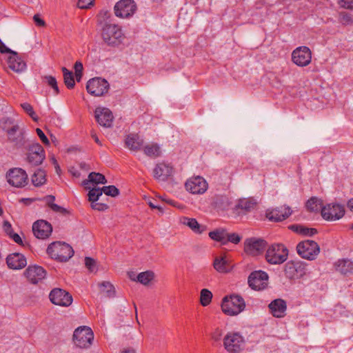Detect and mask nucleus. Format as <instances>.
Masks as SVG:
<instances>
[{"mask_svg": "<svg viewBox=\"0 0 353 353\" xmlns=\"http://www.w3.org/2000/svg\"><path fill=\"white\" fill-rule=\"evenodd\" d=\"M94 1V0H79L77 6L81 9H87L93 4Z\"/></svg>", "mask_w": 353, "mask_h": 353, "instance_id": "5fc2aeb1", "label": "nucleus"}, {"mask_svg": "<svg viewBox=\"0 0 353 353\" xmlns=\"http://www.w3.org/2000/svg\"><path fill=\"white\" fill-rule=\"evenodd\" d=\"M32 231L37 238L46 239L51 234L52 227L48 221L39 220L33 223Z\"/></svg>", "mask_w": 353, "mask_h": 353, "instance_id": "412c9836", "label": "nucleus"}, {"mask_svg": "<svg viewBox=\"0 0 353 353\" xmlns=\"http://www.w3.org/2000/svg\"><path fill=\"white\" fill-rule=\"evenodd\" d=\"M101 38L108 46L117 47L121 45L124 39V34L117 24L108 25L101 28Z\"/></svg>", "mask_w": 353, "mask_h": 353, "instance_id": "7ed1b4c3", "label": "nucleus"}, {"mask_svg": "<svg viewBox=\"0 0 353 353\" xmlns=\"http://www.w3.org/2000/svg\"><path fill=\"white\" fill-rule=\"evenodd\" d=\"M227 235V232L224 229H217L214 231L209 232V236L212 239L218 242H221L223 245L225 239Z\"/></svg>", "mask_w": 353, "mask_h": 353, "instance_id": "79ce46f5", "label": "nucleus"}, {"mask_svg": "<svg viewBox=\"0 0 353 353\" xmlns=\"http://www.w3.org/2000/svg\"><path fill=\"white\" fill-rule=\"evenodd\" d=\"M307 264L300 260L288 261L283 268L285 276L290 281L303 278L306 274Z\"/></svg>", "mask_w": 353, "mask_h": 353, "instance_id": "423d86ee", "label": "nucleus"}, {"mask_svg": "<svg viewBox=\"0 0 353 353\" xmlns=\"http://www.w3.org/2000/svg\"><path fill=\"white\" fill-rule=\"evenodd\" d=\"M267 245V241L262 239L250 238L244 242V250L248 254L258 256L263 252Z\"/></svg>", "mask_w": 353, "mask_h": 353, "instance_id": "dca6fc26", "label": "nucleus"}, {"mask_svg": "<svg viewBox=\"0 0 353 353\" xmlns=\"http://www.w3.org/2000/svg\"><path fill=\"white\" fill-rule=\"evenodd\" d=\"M74 69L75 71V74L82 72L83 69L82 63L81 61H77L74 63Z\"/></svg>", "mask_w": 353, "mask_h": 353, "instance_id": "e2e57ef3", "label": "nucleus"}, {"mask_svg": "<svg viewBox=\"0 0 353 353\" xmlns=\"http://www.w3.org/2000/svg\"><path fill=\"white\" fill-rule=\"evenodd\" d=\"M108 82L101 78L96 77L90 79L86 85V90L89 94L94 97H101L108 92Z\"/></svg>", "mask_w": 353, "mask_h": 353, "instance_id": "9b49d317", "label": "nucleus"}, {"mask_svg": "<svg viewBox=\"0 0 353 353\" xmlns=\"http://www.w3.org/2000/svg\"><path fill=\"white\" fill-rule=\"evenodd\" d=\"M91 208L93 210L101 212V211L106 210L108 208V205L103 203H97V201H95V202H92Z\"/></svg>", "mask_w": 353, "mask_h": 353, "instance_id": "864d4df0", "label": "nucleus"}, {"mask_svg": "<svg viewBox=\"0 0 353 353\" xmlns=\"http://www.w3.org/2000/svg\"><path fill=\"white\" fill-rule=\"evenodd\" d=\"M89 192L88 194L89 201L95 202L97 201L99 199V196L102 195L103 192L101 188H92L89 189Z\"/></svg>", "mask_w": 353, "mask_h": 353, "instance_id": "de8ad7c7", "label": "nucleus"}, {"mask_svg": "<svg viewBox=\"0 0 353 353\" xmlns=\"http://www.w3.org/2000/svg\"><path fill=\"white\" fill-rule=\"evenodd\" d=\"M347 207L350 208V210L351 211L353 212V199H351L350 200H349V201L347 203Z\"/></svg>", "mask_w": 353, "mask_h": 353, "instance_id": "774afa93", "label": "nucleus"}, {"mask_svg": "<svg viewBox=\"0 0 353 353\" xmlns=\"http://www.w3.org/2000/svg\"><path fill=\"white\" fill-rule=\"evenodd\" d=\"M23 110L34 121L37 120V117L33 110L32 106L28 103H23L21 105Z\"/></svg>", "mask_w": 353, "mask_h": 353, "instance_id": "3c124183", "label": "nucleus"}, {"mask_svg": "<svg viewBox=\"0 0 353 353\" xmlns=\"http://www.w3.org/2000/svg\"><path fill=\"white\" fill-rule=\"evenodd\" d=\"M241 240V236L236 233H228L223 242V245L227 244L228 242H231L234 244L239 243Z\"/></svg>", "mask_w": 353, "mask_h": 353, "instance_id": "8fccbe9b", "label": "nucleus"}, {"mask_svg": "<svg viewBox=\"0 0 353 353\" xmlns=\"http://www.w3.org/2000/svg\"><path fill=\"white\" fill-rule=\"evenodd\" d=\"M29 152L27 157L28 162L32 166H37L42 163L45 159V150L38 143L29 145Z\"/></svg>", "mask_w": 353, "mask_h": 353, "instance_id": "a211bd4d", "label": "nucleus"}, {"mask_svg": "<svg viewBox=\"0 0 353 353\" xmlns=\"http://www.w3.org/2000/svg\"><path fill=\"white\" fill-rule=\"evenodd\" d=\"M97 20L98 25L102 28L108 25L114 24L112 23V14L110 11L102 10L97 16Z\"/></svg>", "mask_w": 353, "mask_h": 353, "instance_id": "72a5a7b5", "label": "nucleus"}, {"mask_svg": "<svg viewBox=\"0 0 353 353\" xmlns=\"http://www.w3.org/2000/svg\"><path fill=\"white\" fill-rule=\"evenodd\" d=\"M9 236L13 239L14 242H16L19 245H23L22 239L18 234L14 233L13 232L12 234H10Z\"/></svg>", "mask_w": 353, "mask_h": 353, "instance_id": "680f3d73", "label": "nucleus"}, {"mask_svg": "<svg viewBox=\"0 0 353 353\" xmlns=\"http://www.w3.org/2000/svg\"><path fill=\"white\" fill-rule=\"evenodd\" d=\"M213 203L215 208L221 210H225L230 205L229 199L225 196H216Z\"/></svg>", "mask_w": 353, "mask_h": 353, "instance_id": "c03bdc74", "label": "nucleus"}, {"mask_svg": "<svg viewBox=\"0 0 353 353\" xmlns=\"http://www.w3.org/2000/svg\"><path fill=\"white\" fill-rule=\"evenodd\" d=\"M338 3L341 8L353 10V0H339Z\"/></svg>", "mask_w": 353, "mask_h": 353, "instance_id": "6e6d98bb", "label": "nucleus"}, {"mask_svg": "<svg viewBox=\"0 0 353 353\" xmlns=\"http://www.w3.org/2000/svg\"><path fill=\"white\" fill-rule=\"evenodd\" d=\"M47 253L51 256L61 262L68 261L74 254L72 248L66 243L53 242L47 248Z\"/></svg>", "mask_w": 353, "mask_h": 353, "instance_id": "39448f33", "label": "nucleus"}, {"mask_svg": "<svg viewBox=\"0 0 353 353\" xmlns=\"http://www.w3.org/2000/svg\"><path fill=\"white\" fill-rule=\"evenodd\" d=\"M25 276L32 284H37L46 276V271L39 265H29L25 272Z\"/></svg>", "mask_w": 353, "mask_h": 353, "instance_id": "aec40b11", "label": "nucleus"}, {"mask_svg": "<svg viewBox=\"0 0 353 353\" xmlns=\"http://www.w3.org/2000/svg\"><path fill=\"white\" fill-rule=\"evenodd\" d=\"M292 231L305 236H312L318 233L316 228H308L305 225L294 224L289 226Z\"/></svg>", "mask_w": 353, "mask_h": 353, "instance_id": "473e14b6", "label": "nucleus"}, {"mask_svg": "<svg viewBox=\"0 0 353 353\" xmlns=\"http://www.w3.org/2000/svg\"><path fill=\"white\" fill-rule=\"evenodd\" d=\"M137 6L132 0H120L114 7V14L120 18H128L135 12Z\"/></svg>", "mask_w": 353, "mask_h": 353, "instance_id": "f3484780", "label": "nucleus"}, {"mask_svg": "<svg viewBox=\"0 0 353 353\" xmlns=\"http://www.w3.org/2000/svg\"><path fill=\"white\" fill-rule=\"evenodd\" d=\"M90 183L94 184H105L107 183V180L103 174L92 172L89 174L88 179L83 181V185L85 189H90V187L89 185Z\"/></svg>", "mask_w": 353, "mask_h": 353, "instance_id": "2f4dec72", "label": "nucleus"}, {"mask_svg": "<svg viewBox=\"0 0 353 353\" xmlns=\"http://www.w3.org/2000/svg\"><path fill=\"white\" fill-rule=\"evenodd\" d=\"M289 251L283 243H273L268 247L265 259L271 265H280L288 257Z\"/></svg>", "mask_w": 353, "mask_h": 353, "instance_id": "20e7f679", "label": "nucleus"}, {"mask_svg": "<svg viewBox=\"0 0 353 353\" xmlns=\"http://www.w3.org/2000/svg\"><path fill=\"white\" fill-rule=\"evenodd\" d=\"M257 203L253 198H243L239 200L236 205L237 210H242L244 213H248L254 210Z\"/></svg>", "mask_w": 353, "mask_h": 353, "instance_id": "7c9ffc66", "label": "nucleus"}, {"mask_svg": "<svg viewBox=\"0 0 353 353\" xmlns=\"http://www.w3.org/2000/svg\"><path fill=\"white\" fill-rule=\"evenodd\" d=\"M185 187L192 194H203L208 189V183L203 177L197 176L189 179Z\"/></svg>", "mask_w": 353, "mask_h": 353, "instance_id": "6ab92c4d", "label": "nucleus"}, {"mask_svg": "<svg viewBox=\"0 0 353 353\" xmlns=\"http://www.w3.org/2000/svg\"><path fill=\"white\" fill-rule=\"evenodd\" d=\"M121 353H135V351L132 348H127L123 350Z\"/></svg>", "mask_w": 353, "mask_h": 353, "instance_id": "338daca9", "label": "nucleus"}, {"mask_svg": "<svg viewBox=\"0 0 353 353\" xmlns=\"http://www.w3.org/2000/svg\"><path fill=\"white\" fill-rule=\"evenodd\" d=\"M292 60L298 66H307L312 60L311 50L307 46L298 47L292 53Z\"/></svg>", "mask_w": 353, "mask_h": 353, "instance_id": "2eb2a0df", "label": "nucleus"}, {"mask_svg": "<svg viewBox=\"0 0 353 353\" xmlns=\"http://www.w3.org/2000/svg\"><path fill=\"white\" fill-rule=\"evenodd\" d=\"M51 159H52V163L54 165L57 172L59 173L61 171V169L57 163V161L56 160V159L54 157H52Z\"/></svg>", "mask_w": 353, "mask_h": 353, "instance_id": "69168bd1", "label": "nucleus"}, {"mask_svg": "<svg viewBox=\"0 0 353 353\" xmlns=\"http://www.w3.org/2000/svg\"><path fill=\"white\" fill-rule=\"evenodd\" d=\"M292 214L290 207L281 206L266 213V217L272 221L279 222L288 218Z\"/></svg>", "mask_w": 353, "mask_h": 353, "instance_id": "5701e85b", "label": "nucleus"}, {"mask_svg": "<svg viewBox=\"0 0 353 353\" xmlns=\"http://www.w3.org/2000/svg\"><path fill=\"white\" fill-rule=\"evenodd\" d=\"M297 254L303 259L312 261L320 253V247L312 240H305L299 242L296 245Z\"/></svg>", "mask_w": 353, "mask_h": 353, "instance_id": "0eeeda50", "label": "nucleus"}, {"mask_svg": "<svg viewBox=\"0 0 353 353\" xmlns=\"http://www.w3.org/2000/svg\"><path fill=\"white\" fill-rule=\"evenodd\" d=\"M46 181V174L43 170L38 169L32 176V183L34 186L39 187Z\"/></svg>", "mask_w": 353, "mask_h": 353, "instance_id": "e433bc0d", "label": "nucleus"}, {"mask_svg": "<svg viewBox=\"0 0 353 353\" xmlns=\"http://www.w3.org/2000/svg\"><path fill=\"white\" fill-rule=\"evenodd\" d=\"M245 307V302L242 296L238 294L225 296L221 301L222 312L228 316H236L242 312Z\"/></svg>", "mask_w": 353, "mask_h": 353, "instance_id": "f03ea898", "label": "nucleus"}, {"mask_svg": "<svg viewBox=\"0 0 353 353\" xmlns=\"http://www.w3.org/2000/svg\"><path fill=\"white\" fill-rule=\"evenodd\" d=\"M63 74V81L65 86L68 89H72L75 85L73 74L71 71L68 70L66 68H62Z\"/></svg>", "mask_w": 353, "mask_h": 353, "instance_id": "ea45409f", "label": "nucleus"}, {"mask_svg": "<svg viewBox=\"0 0 353 353\" xmlns=\"http://www.w3.org/2000/svg\"><path fill=\"white\" fill-rule=\"evenodd\" d=\"M101 190L108 196L115 197L119 194V190L114 185L103 186Z\"/></svg>", "mask_w": 353, "mask_h": 353, "instance_id": "09e8293b", "label": "nucleus"}, {"mask_svg": "<svg viewBox=\"0 0 353 353\" xmlns=\"http://www.w3.org/2000/svg\"><path fill=\"white\" fill-rule=\"evenodd\" d=\"M3 230H4L5 232L8 235L12 234V233L13 232V230H12V225H11L9 221H3Z\"/></svg>", "mask_w": 353, "mask_h": 353, "instance_id": "bf43d9fd", "label": "nucleus"}, {"mask_svg": "<svg viewBox=\"0 0 353 353\" xmlns=\"http://www.w3.org/2000/svg\"><path fill=\"white\" fill-rule=\"evenodd\" d=\"M143 144V140L138 134H130L125 139V145L131 151H139Z\"/></svg>", "mask_w": 353, "mask_h": 353, "instance_id": "c85d7f7f", "label": "nucleus"}, {"mask_svg": "<svg viewBox=\"0 0 353 353\" xmlns=\"http://www.w3.org/2000/svg\"><path fill=\"white\" fill-rule=\"evenodd\" d=\"M95 118L101 126L109 128L112 125L113 115L112 112L106 108H97L95 110Z\"/></svg>", "mask_w": 353, "mask_h": 353, "instance_id": "4be33fe9", "label": "nucleus"}, {"mask_svg": "<svg viewBox=\"0 0 353 353\" xmlns=\"http://www.w3.org/2000/svg\"><path fill=\"white\" fill-rule=\"evenodd\" d=\"M271 314L276 318H282L285 314L287 309L286 302L281 299H277L272 301L268 305Z\"/></svg>", "mask_w": 353, "mask_h": 353, "instance_id": "a878e982", "label": "nucleus"}, {"mask_svg": "<svg viewBox=\"0 0 353 353\" xmlns=\"http://www.w3.org/2000/svg\"><path fill=\"white\" fill-rule=\"evenodd\" d=\"M305 207L309 212H317L321 211L323 208V201L316 196H312L307 201Z\"/></svg>", "mask_w": 353, "mask_h": 353, "instance_id": "f704fd0d", "label": "nucleus"}, {"mask_svg": "<svg viewBox=\"0 0 353 353\" xmlns=\"http://www.w3.org/2000/svg\"><path fill=\"white\" fill-rule=\"evenodd\" d=\"M154 278V272L148 270L139 273L137 276V281L145 285H148Z\"/></svg>", "mask_w": 353, "mask_h": 353, "instance_id": "37998d69", "label": "nucleus"}, {"mask_svg": "<svg viewBox=\"0 0 353 353\" xmlns=\"http://www.w3.org/2000/svg\"><path fill=\"white\" fill-rule=\"evenodd\" d=\"M33 20L37 26L44 27L46 26L45 21L42 19L38 14L34 15Z\"/></svg>", "mask_w": 353, "mask_h": 353, "instance_id": "13d9d810", "label": "nucleus"}, {"mask_svg": "<svg viewBox=\"0 0 353 353\" xmlns=\"http://www.w3.org/2000/svg\"><path fill=\"white\" fill-rule=\"evenodd\" d=\"M268 275L262 270L254 271L248 276L249 286L254 290H262L268 285Z\"/></svg>", "mask_w": 353, "mask_h": 353, "instance_id": "4468645a", "label": "nucleus"}, {"mask_svg": "<svg viewBox=\"0 0 353 353\" xmlns=\"http://www.w3.org/2000/svg\"><path fill=\"white\" fill-rule=\"evenodd\" d=\"M100 292L105 294L107 297L111 298L115 296L114 287L109 281H103L99 283Z\"/></svg>", "mask_w": 353, "mask_h": 353, "instance_id": "4c0bfd02", "label": "nucleus"}, {"mask_svg": "<svg viewBox=\"0 0 353 353\" xmlns=\"http://www.w3.org/2000/svg\"><path fill=\"white\" fill-rule=\"evenodd\" d=\"M6 263L9 268L21 270L26 266V258L21 253L14 252L9 254L6 258Z\"/></svg>", "mask_w": 353, "mask_h": 353, "instance_id": "b1692460", "label": "nucleus"}, {"mask_svg": "<svg viewBox=\"0 0 353 353\" xmlns=\"http://www.w3.org/2000/svg\"><path fill=\"white\" fill-rule=\"evenodd\" d=\"M336 271L343 275H350L353 273V261L347 259H339L334 264Z\"/></svg>", "mask_w": 353, "mask_h": 353, "instance_id": "c756f323", "label": "nucleus"}, {"mask_svg": "<svg viewBox=\"0 0 353 353\" xmlns=\"http://www.w3.org/2000/svg\"><path fill=\"white\" fill-rule=\"evenodd\" d=\"M11 55L8 59L9 68L14 72H22L26 69V63L19 57L18 53L13 51L9 52Z\"/></svg>", "mask_w": 353, "mask_h": 353, "instance_id": "bb28decb", "label": "nucleus"}, {"mask_svg": "<svg viewBox=\"0 0 353 353\" xmlns=\"http://www.w3.org/2000/svg\"><path fill=\"white\" fill-rule=\"evenodd\" d=\"M345 207L339 203H329L321 209V216L327 221H336L345 214Z\"/></svg>", "mask_w": 353, "mask_h": 353, "instance_id": "f8f14e48", "label": "nucleus"}, {"mask_svg": "<svg viewBox=\"0 0 353 353\" xmlns=\"http://www.w3.org/2000/svg\"><path fill=\"white\" fill-rule=\"evenodd\" d=\"M44 200L46 203V205L54 212H58L62 214H65L68 212V210L61 207L58 205L57 204L54 203V201L55 200V196L53 195H48L44 197Z\"/></svg>", "mask_w": 353, "mask_h": 353, "instance_id": "c9c22d12", "label": "nucleus"}, {"mask_svg": "<svg viewBox=\"0 0 353 353\" xmlns=\"http://www.w3.org/2000/svg\"><path fill=\"white\" fill-rule=\"evenodd\" d=\"M2 130L7 134L8 140L15 148H22L28 145L26 137V130L10 119H6L2 123Z\"/></svg>", "mask_w": 353, "mask_h": 353, "instance_id": "f257e3e1", "label": "nucleus"}, {"mask_svg": "<svg viewBox=\"0 0 353 353\" xmlns=\"http://www.w3.org/2000/svg\"><path fill=\"white\" fill-rule=\"evenodd\" d=\"M173 173V168L168 164L160 163L153 170L154 177L159 181H165Z\"/></svg>", "mask_w": 353, "mask_h": 353, "instance_id": "393cba45", "label": "nucleus"}, {"mask_svg": "<svg viewBox=\"0 0 353 353\" xmlns=\"http://www.w3.org/2000/svg\"><path fill=\"white\" fill-rule=\"evenodd\" d=\"M212 299V293L208 289H203L200 294V303L203 306L208 305Z\"/></svg>", "mask_w": 353, "mask_h": 353, "instance_id": "49530a36", "label": "nucleus"}, {"mask_svg": "<svg viewBox=\"0 0 353 353\" xmlns=\"http://www.w3.org/2000/svg\"><path fill=\"white\" fill-rule=\"evenodd\" d=\"M143 152L145 154L152 158L159 157L161 153L160 148L157 143L146 145L143 148Z\"/></svg>", "mask_w": 353, "mask_h": 353, "instance_id": "58836bf2", "label": "nucleus"}, {"mask_svg": "<svg viewBox=\"0 0 353 353\" xmlns=\"http://www.w3.org/2000/svg\"><path fill=\"white\" fill-rule=\"evenodd\" d=\"M94 339V334L91 328L81 326L77 328L73 334V341L75 345L80 348L89 347Z\"/></svg>", "mask_w": 353, "mask_h": 353, "instance_id": "1a4fd4ad", "label": "nucleus"}, {"mask_svg": "<svg viewBox=\"0 0 353 353\" xmlns=\"http://www.w3.org/2000/svg\"><path fill=\"white\" fill-rule=\"evenodd\" d=\"M213 265L214 269L219 272H228V264L225 257L216 258Z\"/></svg>", "mask_w": 353, "mask_h": 353, "instance_id": "a19ab883", "label": "nucleus"}, {"mask_svg": "<svg viewBox=\"0 0 353 353\" xmlns=\"http://www.w3.org/2000/svg\"><path fill=\"white\" fill-rule=\"evenodd\" d=\"M36 132H37V135L39 136V137L40 138L41 141L43 142V143H44L45 145L50 144V141H49L48 139L47 138V137L45 135L43 132L40 128H37Z\"/></svg>", "mask_w": 353, "mask_h": 353, "instance_id": "4d7b16f0", "label": "nucleus"}, {"mask_svg": "<svg viewBox=\"0 0 353 353\" xmlns=\"http://www.w3.org/2000/svg\"><path fill=\"white\" fill-rule=\"evenodd\" d=\"M180 223L188 226L195 234H201L207 230V226L199 224L196 219L182 216L180 218Z\"/></svg>", "mask_w": 353, "mask_h": 353, "instance_id": "cd10ccee", "label": "nucleus"}, {"mask_svg": "<svg viewBox=\"0 0 353 353\" xmlns=\"http://www.w3.org/2000/svg\"><path fill=\"white\" fill-rule=\"evenodd\" d=\"M148 205H149V206H150L151 208H152V209H158V210H159L161 213H163V208H162L161 206H159V205H157L154 204L152 201H150V202L148 203Z\"/></svg>", "mask_w": 353, "mask_h": 353, "instance_id": "0e129e2a", "label": "nucleus"}, {"mask_svg": "<svg viewBox=\"0 0 353 353\" xmlns=\"http://www.w3.org/2000/svg\"><path fill=\"white\" fill-rule=\"evenodd\" d=\"M244 344V339L239 332H228L223 338L224 348L229 353L241 352L243 349Z\"/></svg>", "mask_w": 353, "mask_h": 353, "instance_id": "6e6552de", "label": "nucleus"}, {"mask_svg": "<svg viewBox=\"0 0 353 353\" xmlns=\"http://www.w3.org/2000/svg\"><path fill=\"white\" fill-rule=\"evenodd\" d=\"M49 299L52 303L61 306L68 307L73 301L72 295L61 288H54L49 294Z\"/></svg>", "mask_w": 353, "mask_h": 353, "instance_id": "9d476101", "label": "nucleus"}, {"mask_svg": "<svg viewBox=\"0 0 353 353\" xmlns=\"http://www.w3.org/2000/svg\"><path fill=\"white\" fill-rule=\"evenodd\" d=\"M42 81L43 83H46L48 85L50 86L55 94H58L59 93V89L57 85V81L54 77L51 75H46L42 77Z\"/></svg>", "mask_w": 353, "mask_h": 353, "instance_id": "a18cd8bd", "label": "nucleus"}, {"mask_svg": "<svg viewBox=\"0 0 353 353\" xmlns=\"http://www.w3.org/2000/svg\"><path fill=\"white\" fill-rule=\"evenodd\" d=\"M8 183L17 188L24 187L28 183V174L21 168L10 169L6 174Z\"/></svg>", "mask_w": 353, "mask_h": 353, "instance_id": "ddd939ff", "label": "nucleus"}, {"mask_svg": "<svg viewBox=\"0 0 353 353\" xmlns=\"http://www.w3.org/2000/svg\"><path fill=\"white\" fill-rule=\"evenodd\" d=\"M222 336V330L220 329H216L214 330V332L212 334V338L215 341H219L221 340Z\"/></svg>", "mask_w": 353, "mask_h": 353, "instance_id": "052dcab7", "label": "nucleus"}, {"mask_svg": "<svg viewBox=\"0 0 353 353\" xmlns=\"http://www.w3.org/2000/svg\"><path fill=\"white\" fill-rule=\"evenodd\" d=\"M85 265L90 272L96 270V261L91 257L86 256L85 258Z\"/></svg>", "mask_w": 353, "mask_h": 353, "instance_id": "603ef678", "label": "nucleus"}]
</instances>
